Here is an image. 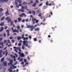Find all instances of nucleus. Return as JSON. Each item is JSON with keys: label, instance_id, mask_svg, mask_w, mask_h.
<instances>
[{"label": "nucleus", "instance_id": "30", "mask_svg": "<svg viewBox=\"0 0 72 72\" xmlns=\"http://www.w3.org/2000/svg\"><path fill=\"white\" fill-rule=\"evenodd\" d=\"M6 41H7V40H5L4 41V42L3 43H1V45H3V44H4V43H5V42H6Z\"/></svg>", "mask_w": 72, "mask_h": 72}, {"label": "nucleus", "instance_id": "47", "mask_svg": "<svg viewBox=\"0 0 72 72\" xmlns=\"http://www.w3.org/2000/svg\"><path fill=\"white\" fill-rule=\"evenodd\" d=\"M26 46V47H27V46H28V44L27 43H26L25 45Z\"/></svg>", "mask_w": 72, "mask_h": 72}, {"label": "nucleus", "instance_id": "36", "mask_svg": "<svg viewBox=\"0 0 72 72\" xmlns=\"http://www.w3.org/2000/svg\"><path fill=\"white\" fill-rule=\"evenodd\" d=\"M6 55H8V52H7V50H6Z\"/></svg>", "mask_w": 72, "mask_h": 72}, {"label": "nucleus", "instance_id": "25", "mask_svg": "<svg viewBox=\"0 0 72 72\" xmlns=\"http://www.w3.org/2000/svg\"><path fill=\"white\" fill-rule=\"evenodd\" d=\"M17 40H21V37H17Z\"/></svg>", "mask_w": 72, "mask_h": 72}, {"label": "nucleus", "instance_id": "29", "mask_svg": "<svg viewBox=\"0 0 72 72\" xmlns=\"http://www.w3.org/2000/svg\"><path fill=\"white\" fill-rule=\"evenodd\" d=\"M46 8H47V7H46V6H44L43 7V9H46Z\"/></svg>", "mask_w": 72, "mask_h": 72}, {"label": "nucleus", "instance_id": "19", "mask_svg": "<svg viewBox=\"0 0 72 72\" xmlns=\"http://www.w3.org/2000/svg\"><path fill=\"white\" fill-rule=\"evenodd\" d=\"M26 42L25 40H24L23 41V45L24 46L25 45V44H26Z\"/></svg>", "mask_w": 72, "mask_h": 72}, {"label": "nucleus", "instance_id": "61", "mask_svg": "<svg viewBox=\"0 0 72 72\" xmlns=\"http://www.w3.org/2000/svg\"><path fill=\"white\" fill-rule=\"evenodd\" d=\"M27 58H28V60H30V58L29 57H28Z\"/></svg>", "mask_w": 72, "mask_h": 72}, {"label": "nucleus", "instance_id": "37", "mask_svg": "<svg viewBox=\"0 0 72 72\" xmlns=\"http://www.w3.org/2000/svg\"><path fill=\"white\" fill-rule=\"evenodd\" d=\"M8 71L10 72H13V70H11L10 69H9Z\"/></svg>", "mask_w": 72, "mask_h": 72}, {"label": "nucleus", "instance_id": "5", "mask_svg": "<svg viewBox=\"0 0 72 72\" xmlns=\"http://www.w3.org/2000/svg\"><path fill=\"white\" fill-rule=\"evenodd\" d=\"M22 14H20L19 15L20 17H23V16H24V17H27V15H25V14L24 13H22Z\"/></svg>", "mask_w": 72, "mask_h": 72}, {"label": "nucleus", "instance_id": "43", "mask_svg": "<svg viewBox=\"0 0 72 72\" xmlns=\"http://www.w3.org/2000/svg\"><path fill=\"white\" fill-rule=\"evenodd\" d=\"M22 48L23 50H24V46L23 45L22 46Z\"/></svg>", "mask_w": 72, "mask_h": 72}, {"label": "nucleus", "instance_id": "60", "mask_svg": "<svg viewBox=\"0 0 72 72\" xmlns=\"http://www.w3.org/2000/svg\"><path fill=\"white\" fill-rule=\"evenodd\" d=\"M36 2L37 3H39V1L37 0H36Z\"/></svg>", "mask_w": 72, "mask_h": 72}, {"label": "nucleus", "instance_id": "11", "mask_svg": "<svg viewBox=\"0 0 72 72\" xmlns=\"http://www.w3.org/2000/svg\"><path fill=\"white\" fill-rule=\"evenodd\" d=\"M17 19L18 20V22H20V21H21L22 19L21 18L19 17L17 18Z\"/></svg>", "mask_w": 72, "mask_h": 72}, {"label": "nucleus", "instance_id": "12", "mask_svg": "<svg viewBox=\"0 0 72 72\" xmlns=\"http://www.w3.org/2000/svg\"><path fill=\"white\" fill-rule=\"evenodd\" d=\"M4 25V22H2L0 24V26L1 27H2V26H3Z\"/></svg>", "mask_w": 72, "mask_h": 72}, {"label": "nucleus", "instance_id": "8", "mask_svg": "<svg viewBox=\"0 0 72 72\" xmlns=\"http://www.w3.org/2000/svg\"><path fill=\"white\" fill-rule=\"evenodd\" d=\"M6 32L7 33V36H10V34H9V30H6Z\"/></svg>", "mask_w": 72, "mask_h": 72}, {"label": "nucleus", "instance_id": "54", "mask_svg": "<svg viewBox=\"0 0 72 72\" xmlns=\"http://www.w3.org/2000/svg\"><path fill=\"white\" fill-rule=\"evenodd\" d=\"M14 55H15L16 57H18V55H17V54H16V53H15L14 54Z\"/></svg>", "mask_w": 72, "mask_h": 72}, {"label": "nucleus", "instance_id": "1", "mask_svg": "<svg viewBox=\"0 0 72 72\" xmlns=\"http://www.w3.org/2000/svg\"><path fill=\"white\" fill-rule=\"evenodd\" d=\"M21 7L22 8L21 10L20 9H18V11L22 12V13H24V8H25V9H27V6H25L24 7L22 6Z\"/></svg>", "mask_w": 72, "mask_h": 72}, {"label": "nucleus", "instance_id": "24", "mask_svg": "<svg viewBox=\"0 0 72 72\" xmlns=\"http://www.w3.org/2000/svg\"><path fill=\"white\" fill-rule=\"evenodd\" d=\"M37 14H39L40 13V11L39 10H37Z\"/></svg>", "mask_w": 72, "mask_h": 72}, {"label": "nucleus", "instance_id": "34", "mask_svg": "<svg viewBox=\"0 0 72 72\" xmlns=\"http://www.w3.org/2000/svg\"><path fill=\"white\" fill-rule=\"evenodd\" d=\"M15 5H16V6H17V5H18V3H17V2L16 1H15Z\"/></svg>", "mask_w": 72, "mask_h": 72}, {"label": "nucleus", "instance_id": "51", "mask_svg": "<svg viewBox=\"0 0 72 72\" xmlns=\"http://www.w3.org/2000/svg\"><path fill=\"white\" fill-rule=\"evenodd\" d=\"M29 13L30 14H32V12L31 11H29Z\"/></svg>", "mask_w": 72, "mask_h": 72}, {"label": "nucleus", "instance_id": "53", "mask_svg": "<svg viewBox=\"0 0 72 72\" xmlns=\"http://www.w3.org/2000/svg\"><path fill=\"white\" fill-rule=\"evenodd\" d=\"M13 67H14V69L17 68V67H16V66H13Z\"/></svg>", "mask_w": 72, "mask_h": 72}, {"label": "nucleus", "instance_id": "46", "mask_svg": "<svg viewBox=\"0 0 72 72\" xmlns=\"http://www.w3.org/2000/svg\"><path fill=\"white\" fill-rule=\"evenodd\" d=\"M18 46H21V43H19Z\"/></svg>", "mask_w": 72, "mask_h": 72}, {"label": "nucleus", "instance_id": "26", "mask_svg": "<svg viewBox=\"0 0 72 72\" xmlns=\"http://www.w3.org/2000/svg\"><path fill=\"white\" fill-rule=\"evenodd\" d=\"M23 4V5H27V3L26 2H24Z\"/></svg>", "mask_w": 72, "mask_h": 72}, {"label": "nucleus", "instance_id": "44", "mask_svg": "<svg viewBox=\"0 0 72 72\" xmlns=\"http://www.w3.org/2000/svg\"><path fill=\"white\" fill-rule=\"evenodd\" d=\"M24 62L25 63H26V62H27V60L26 59H24Z\"/></svg>", "mask_w": 72, "mask_h": 72}, {"label": "nucleus", "instance_id": "42", "mask_svg": "<svg viewBox=\"0 0 72 72\" xmlns=\"http://www.w3.org/2000/svg\"><path fill=\"white\" fill-rule=\"evenodd\" d=\"M34 41H37V39H36V38H35L34 39Z\"/></svg>", "mask_w": 72, "mask_h": 72}, {"label": "nucleus", "instance_id": "59", "mask_svg": "<svg viewBox=\"0 0 72 72\" xmlns=\"http://www.w3.org/2000/svg\"><path fill=\"white\" fill-rule=\"evenodd\" d=\"M42 5V3L40 4L39 5V6H41Z\"/></svg>", "mask_w": 72, "mask_h": 72}, {"label": "nucleus", "instance_id": "39", "mask_svg": "<svg viewBox=\"0 0 72 72\" xmlns=\"http://www.w3.org/2000/svg\"><path fill=\"white\" fill-rule=\"evenodd\" d=\"M46 24H47V23H43L42 24L43 26H44L45 25H46Z\"/></svg>", "mask_w": 72, "mask_h": 72}, {"label": "nucleus", "instance_id": "58", "mask_svg": "<svg viewBox=\"0 0 72 72\" xmlns=\"http://www.w3.org/2000/svg\"><path fill=\"white\" fill-rule=\"evenodd\" d=\"M38 8H34V9H35V10H37V9H38Z\"/></svg>", "mask_w": 72, "mask_h": 72}, {"label": "nucleus", "instance_id": "14", "mask_svg": "<svg viewBox=\"0 0 72 72\" xmlns=\"http://www.w3.org/2000/svg\"><path fill=\"white\" fill-rule=\"evenodd\" d=\"M31 26L30 25H27V28H31Z\"/></svg>", "mask_w": 72, "mask_h": 72}, {"label": "nucleus", "instance_id": "31", "mask_svg": "<svg viewBox=\"0 0 72 72\" xmlns=\"http://www.w3.org/2000/svg\"><path fill=\"white\" fill-rule=\"evenodd\" d=\"M38 16L39 17H41L42 16L41 15V13H40L38 15Z\"/></svg>", "mask_w": 72, "mask_h": 72}, {"label": "nucleus", "instance_id": "21", "mask_svg": "<svg viewBox=\"0 0 72 72\" xmlns=\"http://www.w3.org/2000/svg\"><path fill=\"white\" fill-rule=\"evenodd\" d=\"M12 56H13V55H11V57H12V59L13 58L14 59H15V58H16L15 57V56H13V57H12Z\"/></svg>", "mask_w": 72, "mask_h": 72}, {"label": "nucleus", "instance_id": "55", "mask_svg": "<svg viewBox=\"0 0 72 72\" xmlns=\"http://www.w3.org/2000/svg\"><path fill=\"white\" fill-rule=\"evenodd\" d=\"M12 41L13 43H14V42H15V41L14 40H13V39H12Z\"/></svg>", "mask_w": 72, "mask_h": 72}, {"label": "nucleus", "instance_id": "3", "mask_svg": "<svg viewBox=\"0 0 72 72\" xmlns=\"http://www.w3.org/2000/svg\"><path fill=\"white\" fill-rule=\"evenodd\" d=\"M8 0H0V4H2L4 2V3H7L8 2Z\"/></svg>", "mask_w": 72, "mask_h": 72}, {"label": "nucleus", "instance_id": "17", "mask_svg": "<svg viewBox=\"0 0 72 72\" xmlns=\"http://www.w3.org/2000/svg\"><path fill=\"white\" fill-rule=\"evenodd\" d=\"M4 57H3L2 58H1V62H4Z\"/></svg>", "mask_w": 72, "mask_h": 72}, {"label": "nucleus", "instance_id": "2", "mask_svg": "<svg viewBox=\"0 0 72 72\" xmlns=\"http://www.w3.org/2000/svg\"><path fill=\"white\" fill-rule=\"evenodd\" d=\"M36 21L35 23H37L39 21V20H36V19L35 18L33 19V18H32V22H33V23L34 24H35V21Z\"/></svg>", "mask_w": 72, "mask_h": 72}, {"label": "nucleus", "instance_id": "15", "mask_svg": "<svg viewBox=\"0 0 72 72\" xmlns=\"http://www.w3.org/2000/svg\"><path fill=\"white\" fill-rule=\"evenodd\" d=\"M4 30V28L3 27L1 28V30H0V32H1Z\"/></svg>", "mask_w": 72, "mask_h": 72}, {"label": "nucleus", "instance_id": "23", "mask_svg": "<svg viewBox=\"0 0 72 72\" xmlns=\"http://www.w3.org/2000/svg\"><path fill=\"white\" fill-rule=\"evenodd\" d=\"M3 11V9L2 8H0V12H2Z\"/></svg>", "mask_w": 72, "mask_h": 72}, {"label": "nucleus", "instance_id": "6", "mask_svg": "<svg viewBox=\"0 0 72 72\" xmlns=\"http://www.w3.org/2000/svg\"><path fill=\"white\" fill-rule=\"evenodd\" d=\"M7 64L8 63L6 61L4 62L3 64V65L4 66V67H6Z\"/></svg>", "mask_w": 72, "mask_h": 72}, {"label": "nucleus", "instance_id": "4", "mask_svg": "<svg viewBox=\"0 0 72 72\" xmlns=\"http://www.w3.org/2000/svg\"><path fill=\"white\" fill-rule=\"evenodd\" d=\"M13 28H14L13 27L11 28V29L12 31H13V33H14V32H17V33H18V31L17 30V29H15L14 30H13Z\"/></svg>", "mask_w": 72, "mask_h": 72}, {"label": "nucleus", "instance_id": "13", "mask_svg": "<svg viewBox=\"0 0 72 72\" xmlns=\"http://www.w3.org/2000/svg\"><path fill=\"white\" fill-rule=\"evenodd\" d=\"M4 19H5V17L4 16H3L1 19V21H3Z\"/></svg>", "mask_w": 72, "mask_h": 72}, {"label": "nucleus", "instance_id": "18", "mask_svg": "<svg viewBox=\"0 0 72 72\" xmlns=\"http://www.w3.org/2000/svg\"><path fill=\"white\" fill-rule=\"evenodd\" d=\"M12 22V20L10 19H9L8 21L7 22L8 23H10V22Z\"/></svg>", "mask_w": 72, "mask_h": 72}, {"label": "nucleus", "instance_id": "7", "mask_svg": "<svg viewBox=\"0 0 72 72\" xmlns=\"http://www.w3.org/2000/svg\"><path fill=\"white\" fill-rule=\"evenodd\" d=\"M30 28V31H33V29H35V28H34V26H33V25H32L31 26V27Z\"/></svg>", "mask_w": 72, "mask_h": 72}, {"label": "nucleus", "instance_id": "64", "mask_svg": "<svg viewBox=\"0 0 72 72\" xmlns=\"http://www.w3.org/2000/svg\"><path fill=\"white\" fill-rule=\"evenodd\" d=\"M8 27V26H6L5 28H4V29L5 30H6V29H7V28Z\"/></svg>", "mask_w": 72, "mask_h": 72}, {"label": "nucleus", "instance_id": "50", "mask_svg": "<svg viewBox=\"0 0 72 72\" xmlns=\"http://www.w3.org/2000/svg\"><path fill=\"white\" fill-rule=\"evenodd\" d=\"M3 36L5 37H6V34H5V33H4L3 34Z\"/></svg>", "mask_w": 72, "mask_h": 72}, {"label": "nucleus", "instance_id": "40", "mask_svg": "<svg viewBox=\"0 0 72 72\" xmlns=\"http://www.w3.org/2000/svg\"><path fill=\"white\" fill-rule=\"evenodd\" d=\"M9 13V11H7L5 13V14H8Z\"/></svg>", "mask_w": 72, "mask_h": 72}, {"label": "nucleus", "instance_id": "62", "mask_svg": "<svg viewBox=\"0 0 72 72\" xmlns=\"http://www.w3.org/2000/svg\"><path fill=\"white\" fill-rule=\"evenodd\" d=\"M28 64V62H26L25 64V65H27V64Z\"/></svg>", "mask_w": 72, "mask_h": 72}, {"label": "nucleus", "instance_id": "27", "mask_svg": "<svg viewBox=\"0 0 72 72\" xmlns=\"http://www.w3.org/2000/svg\"><path fill=\"white\" fill-rule=\"evenodd\" d=\"M36 5V3H35L32 6H34V7H35V6Z\"/></svg>", "mask_w": 72, "mask_h": 72}, {"label": "nucleus", "instance_id": "22", "mask_svg": "<svg viewBox=\"0 0 72 72\" xmlns=\"http://www.w3.org/2000/svg\"><path fill=\"white\" fill-rule=\"evenodd\" d=\"M14 22L15 23H17L18 22V20H14Z\"/></svg>", "mask_w": 72, "mask_h": 72}, {"label": "nucleus", "instance_id": "38", "mask_svg": "<svg viewBox=\"0 0 72 72\" xmlns=\"http://www.w3.org/2000/svg\"><path fill=\"white\" fill-rule=\"evenodd\" d=\"M8 43H9V44H10V40H9V39L8 40Z\"/></svg>", "mask_w": 72, "mask_h": 72}, {"label": "nucleus", "instance_id": "33", "mask_svg": "<svg viewBox=\"0 0 72 72\" xmlns=\"http://www.w3.org/2000/svg\"><path fill=\"white\" fill-rule=\"evenodd\" d=\"M48 1H47L46 2V5H49V3H48Z\"/></svg>", "mask_w": 72, "mask_h": 72}, {"label": "nucleus", "instance_id": "56", "mask_svg": "<svg viewBox=\"0 0 72 72\" xmlns=\"http://www.w3.org/2000/svg\"><path fill=\"white\" fill-rule=\"evenodd\" d=\"M21 64H22V65H23V64H24V62H21Z\"/></svg>", "mask_w": 72, "mask_h": 72}, {"label": "nucleus", "instance_id": "28", "mask_svg": "<svg viewBox=\"0 0 72 72\" xmlns=\"http://www.w3.org/2000/svg\"><path fill=\"white\" fill-rule=\"evenodd\" d=\"M9 18H9V17H7L6 18V20L7 21H8L9 19Z\"/></svg>", "mask_w": 72, "mask_h": 72}, {"label": "nucleus", "instance_id": "20", "mask_svg": "<svg viewBox=\"0 0 72 72\" xmlns=\"http://www.w3.org/2000/svg\"><path fill=\"white\" fill-rule=\"evenodd\" d=\"M21 57H24V55L23 53H22L21 55Z\"/></svg>", "mask_w": 72, "mask_h": 72}, {"label": "nucleus", "instance_id": "10", "mask_svg": "<svg viewBox=\"0 0 72 72\" xmlns=\"http://www.w3.org/2000/svg\"><path fill=\"white\" fill-rule=\"evenodd\" d=\"M36 13V12H35V11L34 10H33L32 11V14L33 15H35V14Z\"/></svg>", "mask_w": 72, "mask_h": 72}, {"label": "nucleus", "instance_id": "63", "mask_svg": "<svg viewBox=\"0 0 72 72\" xmlns=\"http://www.w3.org/2000/svg\"><path fill=\"white\" fill-rule=\"evenodd\" d=\"M50 14L51 15H53V13L52 12H51Z\"/></svg>", "mask_w": 72, "mask_h": 72}, {"label": "nucleus", "instance_id": "49", "mask_svg": "<svg viewBox=\"0 0 72 72\" xmlns=\"http://www.w3.org/2000/svg\"><path fill=\"white\" fill-rule=\"evenodd\" d=\"M3 40V38H0V41H2Z\"/></svg>", "mask_w": 72, "mask_h": 72}, {"label": "nucleus", "instance_id": "9", "mask_svg": "<svg viewBox=\"0 0 72 72\" xmlns=\"http://www.w3.org/2000/svg\"><path fill=\"white\" fill-rule=\"evenodd\" d=\"M3 52V50H1L0 51V58H2L3 57V55L1 54V53Z\"/></svg>", "mask_w": 72, "mask_h": 72}, {"label": "nucleus", "instance_id": "48", "mask_svg": "<svg viewBox=\"0 0 72 72\" xmlns=\"http://www.w3.org/2000/svg\"><path fill=\"white\" fill-rule=\"evenodd\" d=\"M17 29H18V30H19V29H20V27L19 26H17Z\"/></svg>", "mask_w": 72, "mask_h": 72}, {"label": "nucleus", "instance_id": "57", "mask_svg": "<svg viewBox=\"0 0 72 72\" xmlns=\"http://www.w3.org/2000/svg\"><path fill=\"white\" fill-rule=\"evenodd\" d=\"M28 19H26V22H28Z\"/></svg>", "mask_w": 72, "mask_h": 72}, {"label": "nucleus", "instance_id": "52", "mask_svg": "<svg viewBox=\"0 0 72 72\" xmlns=\"http://www.w3.org/2000/svg\"><path fill=\"white\" fill-rule=\"evenodd\" d=\"M29 37L30 39H32V37H31V36H29Z\"/></svg>", "mask_w": 72, "mask_h": 72}, {"label": "nucleus", "instance_id": "45", "mask_svg": "<svg viewBox=\"0 0 72 72\" xmlns=\"http://www.w3.org/2000/svg\"><path fill=\"white\" fill-rule=\"evenodd\" d=\"M22 61H23V58H22L20 59L19 62H21Z\"/></svg>", "mask_w": 72, "mask_h": 72}, {"label": "nucleus", "instance_id": "32", "mask_svg": "<svg viewBox=\"0 0 72 72\" xmlns=\"http://www.w3.org/2000/svg\"><path fill=\"white\" fill-rule=\"evenodd\" d=\"M39 30H40L39 28L36 29H35V31H39Z\"/></svg>", "mask_w": 72, "mask_h": 72}, {"label": "nucleus", "instance_id": "16", "mask_svg": "<svg viewBox=\"0 0 72 72\" xmlns=\"http://www.w3.org/2000/svg\"><path fill=\"white\" fill-rule=\"evenodd\" d=\"M4 15V13L3 12H1L0 13V16H2L3 15Z\"/></svg>", "mask_w": 72, "mask_h": 72}, {"label": "nucleus", "instance_id": "35", "mask_svg": "<svg viewBox=\"0 0 72 72\" xmlns=\"http://www.w3.org/2000/svg\"><path fill=\"white\" fill-rule=\"evenodd\" d=\"M10 23V25H12V24H13V23H14V22L13 21H11Z\"/></svg>", "mask_w": 72, "mask_h": 72}, {"label": "nucleus", "instance_id": "41", "mask_svg": "<svg viewBox=\"0 0 72 72\" xmlns=\"http://www.w3.org/2000/svg\"><path fill=\"white\" fill-rule=\"evenodd\" d=\"M17 50H20L21 49V47H17Z\"/></svg>", "mask_w": 72, "mask_h": 72}]
</instances>
